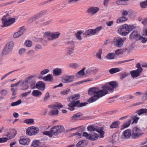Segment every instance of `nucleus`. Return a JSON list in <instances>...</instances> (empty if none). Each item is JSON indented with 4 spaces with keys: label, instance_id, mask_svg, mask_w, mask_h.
Wrapping results in <instances>:
<instances>
[{
    "label": "nucleus",
    "instance_id": "nucleus-1",
    "mask_svg": "<svg viewBox=\"0 0 147 147\" xmlns=\"http://www.w3.org/2000/svg\"><path fill=\"white\" fill-rule=\"evenodd\" d=\"M118 87V84L116 82L112 81L109 82V84L103 86L102 90H100L98 88L95 87L90 88L88 90V94L94 95L88 99V101L90 103L95 101L100 98L113 91L114 89Z\"/></svg>",
    "mask_w": 147,
    "mask_h": 147
},
{
    "label": "nucleus",
    "instance_id": "nucleus-2",
    "mask_svg": "<svg viewBox=\"0 0 147 147\" xmlns=\"http://www.w3.org/2000/svg\"><path fill=\"white\" fill-rule=\"evenodd\" d=\"M60 33L58 32H51L47 31L45 32L44 37L48 41H51L58 38L59 36Z\"/></svg>",
    "mask_w": 147,
    "mask_h": 147
},
{
    "label": "nucleus",
    "instance_id": "nucleus-3",
    "mask_svg": "<svg viewBox=\"0 0 147 147\" xmlns=\"http://www.w3.org/2000/svg\"><path fill=\"white\" fill-rule=\"evenodd\" d=\"M133 27L127 24L123 25L118 30V32L121 35L126 36L132 30Z\"/></svg>",
    "mask_w": 147,
    "mask_h": 147
},
{
    "label": "nucleus",
    "instance_id": "nucleus-4",
    "mask_svg": "<svg viewBox=\"0 0 147 147\" xmlns=\"http://www.w3.org/2000/svg\"><path fill=\"white\" fill-rule=\"evenodd\" d=\"M15 19L8 17L7 16H4L2 19V26L7 27L10 26L15 22Z\"/></svg>",
    "mask_w": 147,
    "mask_h": 147
},
{
    "label": "nucleus",
    "instance_id": "nucleus-5",
    "mask_svg": "<svg viewBox=\"0 0 147 147\" xmlns=\"http://www.w3.org/2000/svg\"><path fill=\"white\" fill-rule=\"evenodd\" d=\"M87 129L89 131H96L98 132L100 134V138H103L104 137V133L102 127L99 128L96 126L90 125L88 126L87 127Z\"/></svg>",
    "mask_w": 147,
    "mask_h": 147
},
{
    "label": "nucleus",
    "instance_id": "nucleus-6",
    "mask_svg": "<svg viewBox=\"0 0 147 147\" xmlns=\"http://www.w3.org/2000/svg\"><path fill=\"white\" fill-rule=\"evenodd\" d=\"M14 45L13 42H12L7 43L3 51V55H6L10 53L13 49Z\"/></svg>",
    "mask_w": 147,
    "mask_h": 147
},
{
    "label": "nucleus",
    "instance_id": "nucleus-7",
    "mask_svg": "<svg viewBox=\"0 0 147 147\" xmlns=\"http://www.w3.org/2000/svg\"><path fill=\"white\" fill-rule=\"evenodd\" d=\"M125 40L126 38H116L114 39L113 44L116 47L120 48L123 46L124 41Z\"/></svg>",
    "mask_w": 147,
    "mask_h": 147
},
{
    "label": "nucleus",
    "instance_id": "nucleus-8",
    "mask_svg": "<svg viewBox=\"0 0 147 147\" xmlns=\"http://www.w3.org/2000/svg\"><path fill=\"white\" fill-rule=\"evenodd\" d=\"M102 26H99L94 29H90L86 31L85 32L86 35L90 36L95 35L102 29Z\"/></svg>",
    "mask_w": 147,
    "mask_h": 147
},
{
    "label": "nucleus",
    "instance_id": "nucleus-9",
    "mask_svg": "<svg viewBox=\"0 0 147 147\" xmlns=\"http://www.w3.org/2000/svg\"><path fill=\"white\" fill-rule=\"evenodd\" d=\"M71 103L69 104L68 106L70 107H74L76 106L78 107H81L86 105L88 103L86 102L80 103V100H78L76 101L73 100L70 101Z\"/></svg>",
    "mask_w": 147,
    "mask_h": 147
},
{
    "label": "nucleus",
    "instance_id": "nucleus-10",
    "mask_svg": "<svg viewBox=\"0 0 147 147\" xmlns=\"http://www.w3.org/2000/svg\"><path fill=\"white\" fill-rule=\"evenodd\" d=\"M39 129L38 128L33 127L28 128L26 130V133L28 135L32 136L36 135Z\"/></svg>",
    "mask_w": 147,
    "mask_h": 147
},
{
    "label": "nucleus",
    "instance_id": "nucleus-11",
    "mask_svg": "<svg viewBox=\"0 0 147 147\" xmlns=\"http://www.w3.org/2000/svg\"><path fill=\"white\" fill-rule=\"evenodd\" d=\"M83 135L86 137V139L90 140H95L98 138V136L95 133L92 134H88L86 132H84Z\"/></svg>",
    "mask_w": 147,
    "mask_h": 147
},
{
    "label": "nucleus",
    "instance_id": "nucleus-12",
    "mask_svg": "<svg viewBox=\"0 0 147 147\" xmlns=\"http://www.w3.org/2000/svg\"><path fill=\"white\" fill-rule=\"evenodd\" d=\"M141 135V134L140 129L137 127L133 128L132 134V137L133 138H137Z\"/></svg>",
    "mask_w": 147,
    "mask_h": 147
},
{
    "label": "nucleus",
    "instance_id": "nucleus-13",
    "mask_svg": "<svg viewBox=\"0 0 147 147\" xmlns=\"http://www.w3.org/2000/svg\"><path fill=\"white\" fill-rule=\"evenodd\" d=\"M51 109L49 111V114L50 116H57L59 114V111L55 108L54 105L50 106Z\"/></svg>",
    "mask_w": 147,
    "mask_h": 147
},
{
    "label": "nucleus",
    "instance_id": "nucleus-14",
    "mask_svg": "<svg viewBox=\"0 0 147 147\" xmlns=\"http://www.w3.org/2000/svg\"><path fill=\"white\" fill-rule=\"evenodd\" d=\"M99 8L96 7H91L89 8L87 11L89 14L93 15L95 14L99 10Z\"/></svg>",
    "mask_w": 147,
    "mask_h": 147
},
{
    "label": "nucleus",
    "instance_id": "nucleus-15",
    "mask_svg": "<svg viewBox=\"0 0 147 147\" xmlns=\"http://www.w3.org/2000/svg\"><path fill=\"white\" fill-rule=\"evenodd\" d=\"M82 114L80 113H77L75 114L70 118V121L72 122H74L77 121Z\"/></svg>",
    "mask_w": 147,
    "mask_h": 147
},
{
    "label": "nucleus",
    "instance_id": "nucleus-16",
    "mask_svg": "<svg viewBox=\"0 0 147 147\" xmlns=\"http://www.w3.org/2000/svg\"><path fill=\"white\" fill-rule=\"evenodd\" d=\"M35 86L36 88L41 90H44L45 88V83L41 81L37 83Z\"/></svg>",
    "mask_w": 147,
    "mask_h": 147
},
{
    "label": "nucleus",
    "instance_id": "nucleus-17",
    "mask_svg": "<svg viewBox=\"0 0 147 147\" xmlns=\"http://www.w3.org/2000/svg\"><path fill=\"white\" fill-rule=\"evenodd\" d=\"M74 76H66L62 79V81L65 83L72 82L74 80Z\"/></svg>",
    "mask_w": 147,
    "mask_h": 147
},
{
    "label": "nucleus",
    "instance_id": "nucleus-18",
    "mask_svg": "<svg viewBox=\"0 0 147 147\" xmlns=\"http://www.w3.org/2000/svg\"><path fill=\"white\" fill-rule=\"evenodd\" d=\"M53 73L54 76H58L61 75L62 73V69L58 68H55L53 70Z\"/></svg>",
    "mask_w": 147,
    "mask_h": 147
},
{
    "label": "nucleus",
    "instance_id": "nucleus-19",
    "mask_svg": "<svg viewBox=\"0 0 147 147\" xmlns=\"http://www.w3.org/2000/svg\"><path fill=\"white\" fill-rule=\"evenodd\" d=\"M30 142L29 138H21L19 140L20 143L22 145H28Z\"/></svg>",
    "mask_w": 147,
    "mask_h": 147
},
{
    "label": "nucleus",
    "instance_id": "nucleus-20",
    "mask_svg": "<svg viewBox=\"0 0 147 147\" xmlns=\"http://www.w3.org/2000/svg\"><path fill=\"white\" fill-rule=\"evenodd\" d=\"M141 72L138 70H135L131 71L130 74H131V77L133 78H136L139 76L140 75V74Z\"/></svg>",
    "mask_w": 147,
    "mask_h": 147
},
{
    "label": "nucleus",
    "instance_id": "nucleus-21",
    "mask_svg": "<svg viewBox=\"0 0 147 147\" xmlns=\"http://www.w3.org/2000/svg\"><path fill=\"white\" fill-rule=\"evenodd\" d=\"M122 135L124 138L126 139L129 138L131 135L130 130L129 129L125 130L123 132Z\"/></svg>",
    "mask_w": 147,
    "mask_h": 147
},
{
    "label": "nucleus",
    "instance_id": "nucleus-22",
    "mask_svg": "<svg viewBox=\"0 0 147 147\" xmlns=\"http://www.w3.org/2000/svg\"><path fill=\"white\" fill-rule=\"evenodd\" d=\"M74 49L73 47L68 48L67 49V55L69 57H71L72 55L74 53Z\"/></svg>",
    "mask_w": 147,
    "mask_h": 147
},
{
    "label": "nucleus",
    "instance_id": "nucleus-23",
    "mask_svg": "<svg viewBox=\"0 0 147 147\" xmlns=\"http://www.w3.org/2000/svg\"><path fill=\"white\" fill-rule=\"evenodd\" d=\"M139 36L137 31H134L132 32L130 35L129 38H136V40H137Z\"/></svg>",
    "mask_w": 147,
    "mask_h": 147
},
{
    "label": "nucleus",
    "instance_id": "nucleus-24",
    "mask_svg": "<svg viewBox=\"0 0 147 147\" xmlns=\"http://www.w3.org/2000/svg\"><path fill=\"white\" fill-rule=\"evenodd\" d=\"M96 71V69L89 68L87 69L85 72V75L88 76Z\"/></svg>",
    "mask_w": 147,
    "mask_h": 147
},
{
    "label": "nucleus",
    "instance_id": "nucleus-25",
    "mask_svg": "<svg viewBox=\"0 0 147 147\" xmlns=\"http://www.w3.org/2000/svg\"><path fill=\"white\" fill-rule=\"evenodd\" d=\"M132 119H129L128 121L125 122L123 125L121 126V129L123 130L126 128L128 127L130 125L131 123Z\"/></svg>",
    "mask_w": 147,
    "mask_h": 147
},
{
    "label": "nucleus",
    "instance_id": "nucleus-26",
    "mask_svg": "<svg viewBox=\"0 0 147 147\" xmlns=\"http://www.w3.org/2000/svg\"><path fill=\"white\" fill-rule=\"evenodd\" d=\"M128 19L127 18L125 17L124 16H122L119 18L117 19L116 22L117 23H121L127 21Z\"/></svg>",
    "mask_w": 147,
    "mask_h": 147
},
{
    "label": "nucleus",
    "instance_id": "nucleus-27",
    "mask_svg": "<svg viewBox=\"0 0 147 147\" xmlns=\"http://www.w3.org/2000/svg\"><path fill=\"white\" fill-rule=\"evenodd\" d=\"M43 79L44 81H46L51 82L53 80V76L50 74L43 77Z\"/></svg>",
    "mask_w": 147,
    "mask_h": 147
},
{
    "label": "nucleus",
    "instance_id": "nucleus-28",
    "mask_svg": "<svg viewBox=\"0 0 147 147\" xmlns=\"http://www.w3.org/2000/svg\"><path fill=\"white\" fill-rule=\"evenodd\" d=\"M80 97V96L79 94H74L69 98V100L70 101L73 100L74 101H75V100L78 99Z\"/></svg>",
    "mask_w": 147,
    "mask_h": 147
},
{
    "label": "nucleus",
    "instance_id": "nucleus-29",
    "mask_svg": "<svg viewBox=\"0 0 147 147\" xmlns=\"http://www.w3.org/2000/svg\"><path fill=\"white\" fill-rule=\"evenodd\" d=\"M41 17L39 13H38L35 15L34 16L31 18L29 20V21L30 22H32L38 19Z\"/></svg>",
    "mask_w": 147,
    "mask_h": 147
},
{
    "label": "nucleus",
    "instance_id": "nucleus-30",
    "mask_svg": "<svg viewBox=\"0 0 147 147\" xmlns=\"http://www.w3.org/2000/svg\"><path fill=\"white\" fill-rule=\"evenodd\" d=\"M86 69L85 67H84L82 70L78 71L76 75V76L78 78H79L81 76L85 75V72L84 71Z\"/></svg>",
    "mask_w": 147,
    "mask_h": 147
},
{
    "label": "nucleus",
    "instance_id": "nucleus-31",
    "mask_svg": "<svg viewBox=\"0 0 147 147\" xmlns=\"http://www.w3.org/2000/svg\"><path fill=\"white\" fill-rule=\"evenodd\" d=\"M42 93V92L39 90H34L33 91L32 94L34 96L38 97L41 95Z\"/></svg>",
    "mask_w": 147,
    "mask_h": 147
},
{
    "label": "nucleus",
    "instance_id": "nucleus-32",
    "mask_svg": "<svg viewBox=\"0 0 147 147\" xmlns=\"http://www.w3.org/2000/svg\"><path fill=\"white\" fill-rule=\"evenodd\" d=\"M121 70L118 68H114L110 69L109 71V72L111 74L119 72Z\"/></svg>",
    "mask_w": 147,
    "mask_h": 147
},
{
    "label": "nucleus",
    "instance_id": "nucleus-33",
    "mask_svg": "<svg viewBox=\"0 0 147 147\" xmlns=\"http://www.w3.org/2000/svg\"><path fill=\"white\" fill-rule=\"evenodd\" d=\"M116 3L117 5H125L127 4L125 0H117L116 1Z\"/></svg>",
    "mask_w": 147,
    "mask_h": 147
},
{
    "label": "nucleus",
    "instance_id": "nucleus-34",
    "mask_svg": "<svg viewBox=\"0 0 147 147\" xmlns=\"http://www.w3.org/2000/svg\"><path fill=\"white\" fill-rule=\"evenodd\" d=\"M51 131L52 136L53 135H56L58 134L56 126L52 128L51 130Z\"/></svg>",
    "mask_w": 147,
    "mask_h": 147
},
{
    "label": "nucleus",
    "instance_id": "nucleus-35",
    "mask_svg": "<svg viewBox=\"0 0 147 147\" xmlns=\"http://www.w3.org/2000/svg\"><path fill=\"white\" fill-rule=\"evenodd\" d=\"M58 134H59L63 131L65 130V129L63 126L58 125L56 126Z\"/></svg>",
    "mask_w": 147,
    "mask_h": 147
},
{
    "label": "nucleus",
    "instance_id": "nucleus-36",
    "mask_svg": "<svg viewBox=\"0 0 147 147\" xmlns=\"http://www.w3.org/2000/svg\"><path fill=\"white\" fill-rule=\"evenodd\" d=\"M115 56V54L114 53H110L106 55V58L109 59H114Z\"/></svg>",
    "mask_w": 147,
    "mask_h": 147
},
{
    "label": "nucleus",
    "instance_id": "nucleus-37",
    "mask_svg": "<svg viewBox=\"0 0 147 147\" xmlns=\"http://www.w3.org/2000/svg\"><path fill=\"white\" fill-rule=\"evenodd\" d=\"M40 145V142L38 140L34 141L31 146V147H38Z\"/></svg>",
    "mask_w": 147,
    "mask_h": 147
},
{
    "label": "nucleus",
    "instance_id": "nucleus-38",
    "mask_svg": "<svg viewBox=\"0 0 147 147\" xmlns=\"http://www.w3.org/2000/svg\"><path fill=\"white\" fill-rule=\"evenodd\" d=\"M147 113V109H141L137 112V113L139 115H140L142 114L146 113Z\"/></svg>",
    "mask_w": 147,
    "mask_h": 147
},
{
    "label": "nucleus",
    "instance_id": "nucleus-39",
    "mask_svg": "<svg viewBox=\"0 0 147 147\" xmlns=\"http://www.w3.org/2000/svg\"><path fill=\"white\" fill-rule=\"evenodd\" d=\"M34 76L31 75L27 78L25 80L28 84L30 83L32 80V79L34 78Z\"/></svg>",
    "mask_w": 147,
    "mask_h": 147
},
{
    "label": "nucleus",
    "instance_id": "nucleus-40",
    "mask_svg": "<svg viewBox=\"0 0 147 147\" xmlns=\"http://www.w3.org/2000/svg\"><path fill=\"white\" fill-rule=\"evenodd\" d=\"M24 44L26 47H30L32 45V43L31 41L28 40L25 41Z\"/></svg>",
    "mask_w": 147,
    "mask_h": 147
},
{
    "label": "nucleus",
    "instance_id": "nucleus-41",
    "mask_svg": "<svg viewBox=\"0 0 147 147\" xmlns=\"http://www.w3.org/2000/svg\"><path fill=\"white\" fill-rule=\"evenodd\" d=\"M137 40H140L143 43H145L147 41V39L141 36H139Z\"/></svg>",
    "mask_w": 147,
    "mask_h": 147
},
{
    "label": "nucleus",
    "instance_id": "nucleus-42",
    "mask_svg": "<svg viewBox=\"0 0 147 147\" xmlns=\"http://www.w3.org/2000/svg\"><path fill=\"white\" fill-rule=\"evenodd\" d=\"M19 31L21 36L26 32V29L24 27H21L20 28V30Z\"/></svg>",
    "mask_w": 147,
    "mask_h": 147
},
{
    "label": "nucleus",
    "instance_id": "nucleus-43",
    "mask_svg": "<svg viewBox=\"0 0 147 147\" xmlns=\"http://www.w3.org/2000/svg\"><path fill=\"white\" fill-rule=\"evenodd\" d=\"M22 102L21 100L20 99L17 101L11 103V106H14L18 105L21 104Z\"/></svg>",
    "mask_w": 147,
    "mask_h": 147
},
{
    "label": "nucleus",
    "instance_id": "nucleus-44",
    "mask_svg": "<svg viewBox=\"0 0 147 147\" xmlns=\"http://www.w3.org/2000/svg\"><path fill=\"white\" fill-rule=\"evenodd\" d=\"M19 82L20 83V86L21 87H23L28 84L25 80H20L19 81Z\"/></svg>",
    "mask_w": 147,
    "mask_h": 147
},
{
    "label": "nucleus",
    "instance_id": "nucleus-45",
    "mask_svg": "<svg viewBox=\"0 0 147 147\" xmlns=\"http://www.w3.org/2000/svg\"><path fill=\"white\" fill-rule=\"evenodd\" d=\"M69 66L70 67L74 69L78 68L79 66L78 65L77 63H71Z\"/></svg>",
    "mask_w": 147,
    "mask_h": 147
},
{
    "label": "nucleus",
    "instance_id": "nucleus-46",
    "mask_svg": "<svg viewBox=\"0 0 147 147\" xmlns=\"http://www.w3.org/2000/svg\"><path fill=\"white\" fill-rule=\"evenodd\" d=\"M84 140H82L79 142L76 145L77 147H83L84 144Z\"/></svg>",
    "mask_w": 147,
    "mask_h": 147
},
{
    "label": "nucleus",
    "instance_id": "nucleus-47",
    "mask_svg": "<svg viewBox=\"0 0 147 147\" xmlns=\"http://www.w3.org/2000/svg\"><path fill=\"white\" fill-rule=\"evenodd\" d=\"M50 98V95L49 92H47L45 96L43 99V100L45 102L47 101V100L49 99Z\"/></svg>",
    "mask_w": 147,
    "mask_h": 147
},
{
    "label": "nucleus",
    "instance_id": "nucleus-48",
    "mask_svg": "<svg viewBox=\"0 0 147 147\" xmlns=\"http://www.w3.org/2000/svg\"><path fill=\"white\" fill-rule=\"evenodd\" d=\"M140 5L141 7L143 8L147 7V1L141 3H140Z\"/></svg>",
    "mask_w": 147,
    "mask_h": 147
},
{
    "label": "nucleus",
    "instance_id": "nucleus-49",
    "mask_svg": "<svg viewBox=\"0 0 147 147\" xmlns=\"http://www.w3.org/2000/svg\"><path fill=\"white\" fill-rule=\"evenodd\" d=\"M25 122L28 124H31L33 123L34 120L32 119H29L25 120Z\"/></svg>",
    "mask_w": 147,
    "mask_h": 147
},
{
    "label": "nucleus",
    "instance_id": "nucleus-50",
    "mask_svg": "<svg viewBox=\"0 0 147 147\" xmlns=\"http://www.w3.org/2000/svg\"><path fill=\"white\" fill-rule=\"evenodd\" d=\"M118 126V124L117 121H114L110 126V127L111 128H116Z\"/></svg>",
    "mask_w": 147,
    "mask_h": 147
},
{
    "label": "nucleus",
    "instance_id": "nucleus-51",
    "mask_svg": "<svg viewBox=\"0 0 147 147\" xmlns=\"http://www.w3.org/2000/svg\"><path fill=\"white\" fill-rule=\"evenodd\" d=\"M83 32L82 31H79L76 34V37L78 40H81V39L80 35Z\"/></svg>",
    "mask_w": 147,
    "mask_h": 147
},
{
    "label": "nucleus",
    "instance_id": "nucleus-52",
    "mask_svg": "<svg viewBox=\"0 0 147 147\" xmlns=\"http://www.w3.org/2000/svg\"><path fill=\"white\" fill-rule=\"evenodd\" d=\"M51 19H48L43 23V24L44 25H48L51 23Z\"/></svg>",
    "mask_w": 147,
    "mask_h": 147
},
{
    "label": "nucleus",
    "instance_id": "nucleus-53",
    "mask_svg": "<svg viewBox=\"0 0 147 147\" xmlns=\"http://www.w3.org/2000/svg\"><path fill=\"white\" fill-rule=\"evenodd\" d=\"M102 49H99L96 54V57L99 59H101V55L102 54Z\"/></svg>",
    "mask_w": 147,
    "mask_h": 147
},
{
    "label": "nucleus",
    "instance_id": "nucleus-54",
    "mask_svg": "<svg viewBox=\"0 0 147 147\" xmlns=\"http://www.w3.org/2000/svg\"><path fill=\"white\" fill-rule=\"evenodd\" d=\"M118 140V137L115 136H112V140L111 141L113 144L115 143Z\"/></svg>",
    "mask_w": 147,
    "mask_h": 147
},
{
    "label": "nucleus",
    "instance_id": "nucleus-55",
    "mask_svg": "<svg viewBox=\"0 0 147 147\" xmlns=\"http://www.w3.org/2000/svg\"><path fill=\"white\" fill-rule=\"evenodd\" d=\"M34 49L37 51H38L39 50L41 49H42V46L40 45H36L35 46Z\"/></svg>",
    "mask_w": 147,
    "mask_h": 147
},
{
    "label": "nucleus",
    "instance_id": "nucleus-56",
    "mask_svg": "<svg viewBox=\"0 0 147 147\" xmlns=\"http://www.w3.org/2000/svg\"><path fill=\"white\" fill-rule=\"evenodd\" d=\"M128 75V73L126 72H123L120 76V78L121 79H123L125 77L127 76Z\"/></svg>",
    "mask_w": 147,
    "mask_h": 147
},
{
    "label": "nucleus",
    "instance_id": "nucleus-57",
    "mask_svg": "<svg viewBox=\"0 0 147 147\" xmlns=\"http://www.w3.org/2000/svg\"><path fill=\"white\" fill-rule=\"evenodd\" d=\"M35 53L34 51L31 50L29 51L27 53V54L28 56H32Z\"/></svg>",
    "mask_w": 147,
    "mask_h": 147
},
{
    "label": "nucleus",
    "instance_id": "nucleus-58",
    "mask_svg": "<svg viewBox=\"0 0 147 147\" xmlns=\"http://www.w3.org/2000/svg\"><path fill=\"white\" fill-rule=\"evenodd\" d=\"M26 49L25 48H22L20 49L19 51V53L20 55H22L25 52Z\"/></svg>",
    "mask_w": 147,
    "mask_h": 147
},
{
    "label": "nucleus",
    "instance_id": "nucleus-59",
    "mask_svg": "<svg viewBox=\"0 0 147 147\" xmlns=\"http://www.w3.org/2000/svg\"><path fill=\"white\" fill-rule=\"evenodd\" d=\"M70 91L69 89L65 90L61 92V94H62L65 95L68 94Z\"/></svg>",
    "mask_w": 147,
    "mask_h": 147
},
{
    "label": "nucleus",
    "instance_id": "nucleus-60",
    "mask_svg": "<svg viewBox=\"0 0 147 147\" xmlns=\"http://www.w3.org/2000/svg\"><path fill=\"white\" fill-rule=\"evenodd\" d=\"M14 71H11L5 74L4 75L2 76V77L1 78V80H3L5 78H6L7 76L8 75H9L10 74H11Z\"/></svg>",
    "mask_w": 147,
    "mask_h": 147
},
{
    "label": "nucleus",
    "instance_id": "nucleus-61",
    "mask_svg": "<svg viewBox=\"0 0 147 147\" xmlns=\"http://www.w3.org/2000/svg\"><path fill=\"white\" fill-rule=\"evenodd\" d=\"M54 105L56 107L55 108L58 109H60L63 107V105L60 103H59L56 105Z\"/></svg>",
    "mask_w": 147,
    "mask_h": 147
},
{
    "label": "nucleus",
    "instance_id": "nucleus-62",
    "mask_svg": "<svg viewBox=\"0 0 147 147\" xmlns=\"http://www.w3.org/2000/svg\"><path fill=\"white\" fill-rule=\"evenodd\" d=\"M49 71V70L48 69H46L41 71L40 72V74L42 75H44L48 73Z\"/></svg>",
    "mask_w": 147,
    "mask_h": 147
},
{
    "label": "nucleus",
    "instance_id": "nucleus-63",
    "mask_svg": "<svg viewBox=\"0 0 147 147\" xmlns=\"http://www.w3.org/2000/svg\"><path fill=\"white\" fill-rule=\"evenodd\" d=\"M142 99L144 100H147V90L146 91L144 94H143L142 97Z\"/></svg>",
    "mask_w": 147,
    "mask_h": 147
},
{
    "label": "nucleus",
    "instance_id": "nucleus-64",
    "mask_svg": "<svg viewBox=\"0 0 147 147\" xmlns=\"http://www.w3.org/2000/svg\"><path fill=\"white\" fill-rule=\"evenodd\" d=\"M43 134L45 135H46L50 137H51L52 136V135L51 134V131H45L43 132Z\"/></svg>",
    "mask_w": 147,
    "mask_h": 147
}]
</instances>
